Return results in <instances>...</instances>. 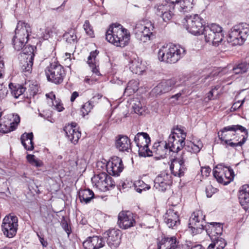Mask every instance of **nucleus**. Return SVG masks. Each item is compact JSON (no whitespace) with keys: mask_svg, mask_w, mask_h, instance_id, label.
Here are the masks:
<instances>
[{"mask_svg":"<svg viewBox=\"0 0 249 249\" xmlns=\"http://www.w3.org/2000/svg\"><path fill=\"white\" fill-rule=\"evenodd\" d=\"M180 139L179 136L177 138L174 134L170 135L168 140L169 152L178 153L183 148L185 150L191 154H197L203 147V143L200 140L197 141L196 143L195 142L183 141Z\"/></svg>","mask_w":249,"mask_h":249,"instance_id":"obj_1","label":"nucleus"},{"mask_svg":"<svg viewBox=\"0 0 249 249\" xmlns=\"http://www.w3.org/2000/svg\"><path fill=\"white\" fill-rule=\"evenodd\" d=\"M185 53L184 48L179 45L171 44L163 46L159 51L158 58L160 61L174 64L178 61Z\"/></svg>","mask_w":249,"mask_h":249,"instance_id":"obj_2","label":"nucleus"},{"mask_svg":"<svg viewBox=\"0 0 249 249\" xmlns=\"http://www.w3.org/2000/svg\"><path fill=\"white\" fill-rule=\"evenodd\" d=\"M31 33L29 24L22 21L18 23L15 35L12 38V45L15 50L19 51L25 46Z\"/></svg>","mask_w":249,"mask_h":249,"instance_id":"obj_3","label":"nucleus"},{"mask_svg":"<svg viewBox=\"0 0 249 249\" xmlns=\"http://www.w3.org/2000/svg\"><path fill=\"white\" fill-rule=\"evenodd\" d=\"M249 35V25L241 23L234 25L229 34L228 41L233 45H242Z\"/></svg>","mask_w":249,"mask_h":249,"instance_id":"obj_4","label":"nucleus"},{"mask_svg":"<svg viewBox=\"0 0 249 249\" xmlns=\"http://www.w3.org/2000/svg\"><path fill=\"white\" fill-rule=\"evenodd\" d=\"M183 24L190 33L194 35L202 34L205 27V21L198 15L186 16L184 18Z\"/></svg>","mask_w":249,"mask_h":249,"instance_id":"obj_5","label":"nucleus"},{"mask_svg":"<svg viewBox=\"0 0 249 249\" xmlns=\"http://www.w3.org/2000/svg\"><path fill=\"white\" fill-rule=\"evenodd\" d=\"M202 34L204 35L207 42L211 43L213 46H218L223 38L222 27L213 23L205 26Z\"/></svg>","mask_w":249,"mask_h":249,"instance_id":"obj_6","label":"nucleus"},{"mask_svg":"<svg viewBox=\"0 0 249 249\" xmlns=\"http://www.w3.org/2000/svg\"><path fill=\"white\" fill-rule=\"evenodd\" d=\"M47 80L55 84H60L63 81L66 75L63 67L58 62L51 63L45 70Z\"/></svg>","mask_w":249,"mask_h":249,"instance_id":"obj_7","label":"nucleus"},{"mask_svg":"<svg viewBox=\"0 0 249 249\" xmlns=\"http://www.w3.org/2000/svg\"><path fill=\"white\" fill-rule=\"evenodd\" d=\"M91 182L93 186L101 192H106L115 186L112 178L105 172L94 175Z\"/></svg>","mask_w":249,"mask_h":249,"instance_id":"obj_8","label":"nucleus"},{"mask_svg":"<svg viewBox=\"0 0 249 249\" xmlns=\"http://www.w3.org/2000/svg\"><path fill=\"white\" fill-rule=\"evenodd\" d=\"M134 142L139 148L138 152L140 156L145 157L151 156V150L148 148V144L151 140L147 133H138L134 138Z\"/></svg>","mask_w":249,"mask_h":249,"instance_id":"obj_9","label":"nucleus"},{"mask_svg":"<svg viewBox=\"0 0 249 249\" xmlns=\"http://www.w3.org/2000/svg\"><path fill=\"white\" fill-rule=\"evenodd\" d=\"M237 131H240L241 135L248 133L247 129L241 125H231L223 128L218 133V136L222 141L230 139L233 140V141H238L241 137L238 136H233V132L236 133Z\"/></svg>","mask_w":249,"mask_h":249,"instance_id":"obj_10","label":"nucleus"},{"mask_svg":"<svg viewBox=\"0 0 249 249\" xmlns=\"http://www.w3.org/2000/svg\"><path fill=\"white\" fill-rule=\"evenodd\" d=\"M154 29V25L151 22H147L143 24L139 22L135 26L134 33L138 40L142 42H146L149 40L153 35Z\"/></svg>","mask_w":249,"mask_h":249,"instance_id":"obj_11","label":"nucleus"},{"mask_svg":"<svg viewBox=\"0 0 249 249\" xmlns=\"http://www.w3.org/2000/svg\"><path fill=\"white\" fill-rule=\"evenodd\" d=\"M18 227V218L16 215L9 214L3 219L1 230L4 235L8 238L16 235Z\"/></svg>","mask_w":249,"mask_h":249,"instance_id":"obj_12","label":"nucleus"},{"mask_svg":"<svg viewBox=\"0 0 249 249\" xmlns=\"http://www.w3.org/2000/svg\"><path fill=\"white\" fill-rule=\"evenodd\" d=\"M182 210L181 206L175 205L169 208L164 215V221L167 226L172 229H177L180 224L179 214Z\"/></svg>","mask_w":249,"mask_h":249,"instance_id":"obj_13","label":"nucleus"},{"mask_svg":"<svg viewBox=\"0 0 249 249\" xmlns=\"http://www.w3.org/2000/svg\"><path fill=\"white\" fill-rule=\"evenodd\" d=\"M18 114H9L0 120V132L7 133L15 130L20 122Z\"/></svg>","mask_w":249,"mask_h":249,"instance_id":"obj_14","label":"nucleus"},{"mask_svg":"<svg viewBox=\"0 0 249 249\" xmlns=\"http://www.w3.org/2000/svg\"><path fill=\"white\" fill-rule=\"evenodd\" d=\"M205 216L201 211L198 210L193 213L189 220V227L191 228L194 233H201L204 230Z\"/></svg>","mask_w":249,"mask_h":249,"instance_id":"obj_15","label":"nucleus"},{"mask_svg":"<svg viewBox=\"0 0 249 249\" xmlns=\"http://www.w3.org/2000/svg\"><path fill=\"white\" fill-rule=\"evenodd\" d=\"M187 159L185 153L183 152L180 158L173 159L170 165V169L174 176L180 178L184 176L187 171L185 162Z\"/></svg>","mask_w":249,"mask_h":249,"instance_id":"obj_16","label":"nucleus"},{"mask_svg":"<svg viewBox=\"0 0 249 249\" xmlns=\"http://www.w3.org/2000/svg\"><path fill=\"white\" fill-rule=\"evenodd\" d=\"M117 224L122 229H128L136 224L135 216L130 211H121L118 215Z\"/></svg>","mask_w":249,"mask_h":249,"instance_id":"obj_17","label":"nucleus"},{"mask_svg":"<svg viewBox=\"0 0 249 249\" xmlns=\"http://www.w3.org/2000/svg\"><path fill=\"white\" fill-rule=\"evenodd\" d=\"M125 29L120 24L117 23L112 24L106 31V40L109 43L116 46L118 38Z\"/></svg>","mask_w":249,"mask_h":249,"instance_id":"obj_18","label":"nucleus"},{"mask_svg":"<svg viewBox=\"0 0 249 249\" xmlns=\"http://www.w3.org/2000/svg\"><path fill=\"white\" fill-rule=\"evenodd\" d=\"M105 238L107 239V243L112 249L118 247L121 243V232L120 230L112 229L104 233Z\"/></svg>","mask_w":249,"mask_h":249,"instance_id":"obj_19","label":"nucleus"},{"mask_svg":"<svg viewBox=\"0 0 249 249\" xmlns=\"http://www.w3.org/2000/svg\"><path fill=\"white\" fill-rule=\"evenodd\" d=\"M124 165L122 160L118 157H114L106 164L107 172L110 175L118 176L122 172Z\"/></svg>","mask_w":249,"mask_h":249,"instance_id":"obj_20","label":"nucleus"},{"mask_svg":"<svg viewBox=\"0 0 249 249\" xmlns=\"http://www.w3.org/2000/svg\"><path fill=\"white\" fill-rule=\"evenodd\" d=\"M172 183L171 175L167 173H161L155 178L154 187L159 191L164 192Z\"/></svg>","mask_w":249,"mask_h":249,"instance_id":"obj_21","label":"nucleus"},{"mask_svg":"<svg viewBox=\"0 0 249 249\" xmlns=\"http://www.w3.org/2000/svg\"><path fill=\"white\" fill-rule=\"evenodd\" d=\"M168 147L169 144L166 141L155 142L153 145L152 150H151V156H153V154H154L159 159L164 158L167 152H170Z\"/></svg>","mask_w":249,"mask_h":249,"instance_id":"obj_22","label":"nucleus"},{"mask_svg":"<svg viewBox=\"0 0 249 249\" xmlns=\"http://www.w3.org/2000/svg\"><path fill=\"white\" fill-rule=\"evenodd\" d=\"M105 245L103 237L101 236L89 237L83 243L85 249H100Z\"/></svg>","mask_w":249,"mask_h":249,"instance_id":"obj_23","label":"nucleus"},{"mask_svg":"<svg viewBox=\"0 0 249 249\" xmlns=\"http://www.w3.org/2000/svg\"><path fill=\"white\" fill-rule=\"evenodd\" d=\"M66 136L72 143L75 144L81 137V134L76 126V123H72L71 124L65 126L64 128Z\"/></svg>","mask_w":249,"mask_h":249,"instance_id":"obj_24","label":"nucleus"},{"mask_svg":"<svg viewBox=\"0 0 249 249\" xmlns=\"http://www.w3.org/2000/svg\"><path fill=\"white\" fill-rule=\"evenodd\" d=\"M176 81L174 79L163 80L155 87L152 91L157 95H160L171 90L175 87Z\"/></svg>","mask_w":249,"mask_h":249,"instance_id":"obj_25","label":"nucleus"},{"mask_svg":"<svg viewBox=\"0 0 249 249\" xmlns=\"http://www.w3.org/2000/svg\"><path fill=\"white\" fill-rule=\"evenodd\" d=\"M204 229L210 238L219 236L223 232V224L217 222L210 223L207 226L205 225Z\"/></svg>","mask_w":249,"mask_h":249,"instance_id":"obj_26","label":"nucleus"},{"mask_svg":"<svg viewBox=\"0 0 249 249\" xmlns=\"http://www.w3.org/2000/svg\"><path fill=\"white\" fill-rule=\"evenodd\" d=\"M127 55L131 57L129 60V69L131 71L134 73L141 74L143 71V68L141 62H139L137 58V55L132 53H128Z\"/></svg>","mask_w":249,"mask_h":249,"instance_id":"obj_27","label":"nucleus"},{"mask_svg":"<svg viewBox=\"0 0 249 249\" xmlns=\"http://www.w3.org/2000/svg\"><path fill=\"white\" fill-rule=\"evenodd\" d=\"M156 15L161 18L164 22H168L173 16V13L170 11L166 5L160 4L155 7Z\"/></svg>","mask_w":249,"mask_h":249,"instance_id":"obj_28","label":"nucleus"},{"mask_svg":"<svg viewBox=\"0 0 249 249\" xmlns=\"http://www.w3.org/2000/svg\"><path fill=\"white\" fill-rule=\"evenodd\" d=\"M178 242L175 236L164 237L158 244V249H175L177 248Z\"/></svg>","mask_w":249,"mask_h":249,"instance_id":"obj_29","label":"nucleus"},{"mask_svg":"<svg viewBox=\"0 0 249 249\" xmlns=\"http://www.w3.org/2000/svg\"><path fill=\"white\" fill-rule=\"evenodd\" d=\"M98 53L99 52L97 50L91 52L88 56L87 63L91 69L92 72L99 76L101 74L99 71L98 63L96 59Z\"/></svg>","mask_w":249,"mask_h":249,"instance_id":"obj_30","label":"nucleus"},{"mask_svg":"<svg viewBox=\"0 0 249 249\" xmlns=\"http://www.w3.org/2000/svg\"><path fill=\"white\" fill-rule=\"evenodd\" d=\"M116 148L120 151H128L131 146L130 140L126 136H119L116 140Z\"/></svg>","mask_w":249,"mask_h":249,"instance_id":"obj_31","label":"nucleus"},{"mask_svg":"<svg viewBox=\"0 0 249 249\" xmlns=\"http://www.w3.org/2000/svg\"><path fill=\"white\" fill-rule=\"evenodd\" d=\"M33 138L32 132L24 133L21 136V142L26 150L31 151L34 149Z\"/></svg>","mask_w":249,"mask_h":249,"instance_id":"obj_32","label":"nucleus"},{"mask_svg":"<svg viewBox=\"0 0 249 249\" xmlns=\"http://www.w3.org/2000/svg\"><path fill=\"white\" fill-rule=\"evenodd\" d=\"M78 196L81 203L88 204L94 198V194L89 189H81L79 191Z\"/></svg>","mask_w":249,"mask_h":249,"instance_id":"obj_33","label":"nucleus"},{"mask_svg":"<svg viewBox=\"0 0 249 249\" xmlns=\"http://www.w3.org/2000/svg\"><path fill=\"white\" fill-rule=\"evenodd\" d=\"M224 163L218 164L213 170V177L216 180L224 185L225 182Z\"/></svg>","mask_w":249,"mask_h":249,"instance_id":"obj_34","label":"nucleus"},{"mask_svg":"<svg viewBox=\"0 0 249 249\" xmlns=\"http://www.w3.org/2000/svg\"><path fill=\"white\" fill-rule=\"evenodd\" d=\"M248 136V133L241 135L242 138L241 140L239 139L238 141H233V140L230 139L225 140L224 142V144L226 145V147H229L235 148L238 146H242L247 140Z\"/></svg>","mask_w":249,"mask_h":249,"instance_id":"obj_35","label":"nucleus"},{"mask_svg":"<svg viewBox=\"0 0 249 249\" xmlns=\"http://www.w3.org/2000/svg\"><path fill=\"white\" fill-rule=\"evenodd\" d=\"M8 86L11 89L12 95L15 98H18L24 93L26 90V88L19 84L14 85L11 83L9 84Z\"/></svg>","mask_w":249,"mask_h":249,"instance_id":"obj_36","label":"nucleus"},{"mask_svg":"<svg viewBox=\"0 0 249 249\" xmlns=\"http://www.w3.org/2000/svg\"><path fill=\"white\" fill-rule=\"evenodd\" d=\"M32 56H29V57H24L21 60V69L23 72L27 73H31L32 70L33 61Z\"/></svg>","mask_w":249,"mask_h":249,"instance_id":"obj_37","label":"nucleus"},{"mask_svg":"<svg viewBox=\"0 0 249 249\" xmlns=\"http://www.w3.org/2000/svg\"><path fill=\"white\" fill-rule=\"evenodd\" d=\"M129 40V32L125 29L118 38L116 42V46L121 48L124 47L128 44Z\"/></svg>","mask_w":249,"mask_h":249,"instance_id":"obj_38","label":"nucleus"},{"mask_svg":"<svg viewBox=\"0 0 249 249\" xmlns=\"http://www.w3.org/2000/svg\"><path fill=\"white\" fill-rule=\"evenodd\" d=\"M64 39L70 44L74 45L77 41V36L75 30L71 29L66 32L63 35Z\"/></svg>","mask_w":249,"mask_h":249,"instance_id":"obj_39","label":"nucleus"},{"mask_svg":"<svg viewBox=\"0 0 249 249\" xmlns=\"http://www.w3.org/2000/svg\"><path fill=\"white\" fill-rule=\"evenodd\" d=\"M138 85L139 82L137 80L133 79L129 81L125 89L124 94L130 96L134 93L138 89Z\"/></svg>","mask_w":249,"mask_h":249,"instance_id":"obj_40","label":"nucleus"},{"mask_svg":"<svg viewBox=\"0 0 249 249\" xmlns=\"http://www.w3.org/2000/svg\"><path fill=\"white\" fill-rule=\"evenodd\" d=\"M224 178L225 179L224 185H227L233 180L234 177V174L233 169L230 166H226L224 164Z\"/></svg>","mask_w":249,"mask_h":249,"instance_id":"obj_41","label":"nucleus"},{"mask_svg":"<svg viewBox=\"0 0 249 249\" xmlns=\"http://www.w3.org/2000/svg\"><path fill=\"white\" fill-rule=\"evenodd\" d=\"M211 239L212 243L214 244L217 249H223L227 244L225 240L220 236L211 237Z\"/></svg>","mask_w":249,"mask_h":249,"instance_id":"obj_42","label":"nucleus"},{"mask_svg":"<svg viewBox=\"0 0 249 249\" xmlns=\"http://www.w3.org/2000/svg\"><path fill=\"white\" fill-rule=\"evenodd\" d=\"M194 4V0H181L180 1V6L183 12L190 11Z\"/></svg>","mask_w":249,"mask_h":249,"instance_id":"obj_43","label":"nucleus"},{"mask_svg":"<svg viewBox=\"0 0 249 249\" xmlns=\"http://www.w3.org/2000/svg\"><path fill=\"white\" fill-rule=\"evenodd\" d=\"M248 66L247 63H242L237 65L235 67H233L231 69L232 73L238 74L245 73L247 71Z\"/></svg>","mask_w":249,"mask_h":249,"instance_id":"obj_44","label":"nucleus"},{"mask_svg":"<svg viewBox=\"0 0 249 249\" xmlns=\"http://www.w3.org/2000/svg\"><path fill=\"white\" fill-rule=\"evenodd\" d=\"M26 158L30 164L36 167H41L43 165L41 160L36 158L34 155H27Z\"/></svg>","mask_w":249,"mask_h":249,"instance_id":"obj_45","label":"nucleus"},{"mask_svg":"<svg viewBox=\"0 0 249 249\" xmlns=\"http://www.w3.org/2000/svg\"><path fill=\"white\" fill-rule=\"evenodd\" d=\"M35 49H36V47L31 45H27L25 47H24L21 50L23 53L25 55L24 57H29V56H32L33 58H34L35 55Z\"/></svg>","mask_w":249,"mask_h":249,"instance_id":"obj_46","label":"nucleus"},{"mask_svg":"<svg viewBox=\"0 0 249 249\" xmlns=\"http://www.w3.org/2000/svg\"><path fill=\"white\" fill-rule=\"evenodd\" d=\"M93 106L94 105H93V103L90 101L84 104L82 106V107L80 110L82 116L84 117L85 115H88V113L91 111Z\"/></svg>","mask_w":249,"mask_h":249,"instance_id":"obj_47","label":"nucleus"},{"mask_svg":"<svg viewBox=\"0 0 249 249\" xmlns=\"http://www.w3.org/2000/svg\"><path fill=\"white\" fill-rule=\"evenodd\" d=\"M136 190L137 192L141 193L142 190H147L150 188V186L145 184L143 181L139 180L136 183Z\"/></svg>","mask_w":249,"mask_h":249,"instance_id":"obj_48","label":"nucleus"},{"mask_svg":"<svg viewBox=\"0 0 249 249\" xmlns=\"http://www.w3.org/2000/svg\"><path fill=\"white\" fill-rule=\"evenodd\" d=\"M83 28L86 32V34L91 37L94 36V31L92 27L90 25L89 20H87L85 21L83 25Z\"/></svg>","mask_w":249,"mask_h":249,"instance_id":"obj_49","label":"nucleus"},{"mask_svg":"<svg viewBox=\"0 0 249 249\" xmlns=\"http://www.w3.org/2000/svg\"><path fill=\"white\" fill-rule=\"evenodd\" d=\"M175 130L177 131V132L173 133V134H174V135H177V136L180 135V136L179 137L180 138V139L182 140V142H183V141H185L186 139L187 134L186 132H184V127H182L181 125H177Z\"/></svg>","mask_w":249,"mask_h":249,"instance_id":"obj_50","label":"nucleus"},{"mask_svg":"<svg viewBox=\"0 0 249 249\" xmlns=\"http://www.w3.org/2000/svg\"><path fill=\"white\" fill-rule=\"evenodd\" d=\"M169 204L170 205V207L169 208H173L175 207V205H176L177 206H181L180 204L181 202V198L179 196H173L170 197L169 200Z\"/></svg>","mask_w":249,"mask_h":249,"instance_id":"obj_51","label":"nucleus"},{"mask_svg":"<svg viewBox=\"0 0 249 249\" xmlns=\"http://www.w3.org/2000/svg\"><path fill=\"white\" fill-rule=\"evenodd\" d=\"M132 108L135 113L138 114H142L143 109L139 101H136L135 103L133 104Z\"/></svg>","mask_w":249,"mask_h":249,"instance_id":"obj_52","label":"nucleus"},{"mask_svg":"<svg viewBox=\"0 0 249 249\" xmlns=\"http://www.w3.org/2000/svg\"><path fill=\"white\" fill-rule=\"evenodd\" d=\"M216 188H214L211 185H209L206 187V194L208 197H211L213 195L217 192Z\"/></svg>","mask_w":249,"mask_h":249,"instance_id":"obj_53","label":"nucleus"},{"mask_svg":"<svg viewBox=\"0 0 249 249\" xmlns=\"http://www.w3.org/2000/svg\"><path fill=\"white\" fill-rule=\"evenodd\" d=\"M8 93V90L7 87L3 86V85H0V100L4 99Z\"/></svg>","mask_w":249,"mask_h":249,"instance_id":"obj_54","label":"nucleus"},{"mask_svg":"<svg viewBox=\"0 0 249 249\" xmlns=\"http://www.w3.org/2000/svg\"><path fill=\"white\" fill-rule=\"evenodd\" d=\"M61 225L63 229L67 232L68 236H69L71 233V229L68 222L65 220H63L61 221Z\"/></svg>","mask_w":249,"mask_h":249,"instance_id":"obj_55","label":"nucleus"},{"mask_svg":"<svg viewBox=\"0 0 249 249\" xmlns=\"http://www.w3.org/2000/svg\"><path fill=\"white\" fill-rule=\"evenodd\" d=\"M52 32L49 29H45L42 32L40 38L44 40H47L50 37Z\"/></svg>","mask_w":249,"mask_h":249,"instance_id":"obj_56","label":"nucleus"},{"mask_svg":"<svg viewBox=\"0 0 249 249\" xmlns=\"http://www.w3.org/2000/svg\"><path fill=\"white\" fill-rule=\"evenodd\" d=\"M53 105L54 107V108L56 109L59 112L62 111L64 109L62 104L60 102H57V101H53Z\"/></svg>","mask_w":249,"mask_h":249,"instance_id":"obj_57","label":"nucleus"},{"mask_svg":"<svg viewBox=\"0 0 249 249\" xmlns=\"http://www.w3.org/2000/svg\"><path fill=\"white\" fill-rule=\"evenodd\" d=\"M244 102V99L242 100L241 101L239 100L236 102H235L232 106L231 108H232L233 110H236V109H238L240 108L243 104Z\"/></svg>","mask_w":249,"mask_h":249,"instance_id":"obj_58","label":"nucleus"},{"mask_svg":"<svg viewBox=\"0 0 249 249\" xmlns=\"http://www.w3.org/2000/svg\"><path fill=\"white\" fill-rule=\"evenodd\" d=\"M4 64L3 58L0 56V78L3 77V74L4 72Z\"/></svg>","mask_w":249,"mask_h":249,"instance_id":"obj_59","label":"nucleus"},{"mask_svg":"<svg viewBox=\"0 0 249 249\" xmlns=\"http://www.w3.org/2000/svg\"><path fill=\"white\" fill-rule=\"evenodd\" d=\"M211 171V169L209 167H205L202 168L201 173L203 176L208 177Z\"/></svg>","mask_w":249,"mask_h":249,"instance_id":"obj_60","label":"nucleus"},{"mask_svg":"<svg viewBox=\"0 0 249 249\" xmlns=\"http://www.w3.org/2000/svg\"><path fill=\"white\" fill-rule=\"evenodd\" d=\"M103 97L102 94L100 93H98L95 96H94L92 99L90 100V101L94 104V103L97 102V99L99 100L101 99V98Z\"/></svg>","mask_w":249,"mask_h":249,"instance_id":"obj_61","label":"nucleus"},{"mask_svg":"<svg viewBox=\"0 0 249 249\" xmlns=\"http://www.w3.org/2000/svg\"><path fill=\"white\" fill-rule=\"evenodd\" d=\"M85 83H86L89 85H92L94 83V80L90 79L89 76H86L84 80Z\"/></svg>","mask_w":249,"mask_h":249,"instance_id":"obj_62","label":"nucleus"},{"mask_svg":"<svg viewBox=\"0 0 249 249\" xmlns=\"http://www.w3.org/2000/svg\"><path fill=\"white\" fill-rule=\"evenodd\" d=\"M78 96V93L77 91H74L71 97V101L73 102Z\"/></svg>","mask_w":249,"mask_h":249,"instance_id":"obj_63","label":"nucleus"},{"mask_svg":"<svg viewBox=\"0 0 249 249\" xmlns=\"http://www.w3.org/2000/svg\"><path fill=\"white\" fill-rule=\"evenodd\" d=\"M39 241L43 247H47L48 245L47 242L44 240L43 237H39Z\"/></svg>","mask_w":249,"mask_h":249,"instance_id":"obj_64","label":"nucleus"}]
</instances>
